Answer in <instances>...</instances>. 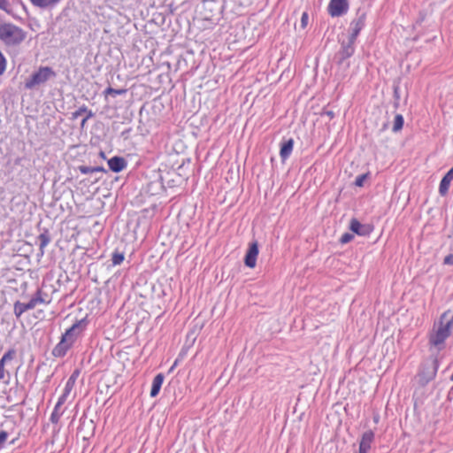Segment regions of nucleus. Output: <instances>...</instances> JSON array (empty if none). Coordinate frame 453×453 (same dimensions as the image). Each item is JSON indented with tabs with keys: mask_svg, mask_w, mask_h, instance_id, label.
Segmentation results:
<instances>
[{
	"mask_svg": "<svg viewBox=\"0 0 453 453\" xmlns=\"http://www.w3.org/2000/svg\"><path fill=\"white\" fill-rule=\"evenodd\" d=\"M367 12L363 8H358L354 19L349 23L348 37L357 41L361 30L365 27Z\"/></svg>",
	"mask_w": 453,
	"mask_h": 453,
	"instance_id": "nucleus-6",
	"label": "nucleus"
},
{
	"mask_svg": "<svg viewBox=\"0 0 453 453\" xmlns=\"http://www.w3.org/2000/svg\"><path fill=\"white\" fill-rule=\"evenodd\" d=\"M394 107L395 109H397L399 107V101L394 100Z\"/></svg>",
	"mask_w": 453,
	"mask_h": 453,
	"instance_id": "nucleus-44",
	"label": "nucleus"
},
{
	"mask_svg": "<svg viewBox=\"0 0 453 453\" xmlns=\"http://www.w3.org/2000/svg\"><path fill=\"white\" fill-rule=\"evenodd\" d=\"M17 440H18L17 438L12 439V440L10 441V444H11V445H14Z\"/></svg>",
	"mask_w": 453,
	"mask_h": 453,
	"instance_id": "nucleus-45",
	"label": "nucleus"
},
{
	"mask_svg": "<svg viewBox=\"0 0 453 453\" xmlns=\"http://www.w3.org/2000/svg\"><path fill=\"white\" fill-rule=\"evenodd\" d=\"M404 119L402 114H396L394 119L393 131L399 132L403 127Z\"/></svg>",
	"mask_w": 453,
	"mask_h": 453,
	"instance_id": "nucleus-22",
	"label": "nucleus"
},
{
	"mask_svg": "<svg viewBox=\"0 0 453 453\" xmlns=\"http://www.w3.org/2000/svg\"><path fill=\"white\" fill-rule=\"evenodd\" d=\"M308 19H309L308 13L305 12H303L302 17H301V21H300V26L303 29H304L307 27Z\"/></svg>",
	"mask_w": 453,
	"mask_h": 453,
	"instance_id": "nucleus-31",
	"label": "nucleus"
},
{
	"mask_svg": "<svg viewBox=\"0 0 453 453\" xmlns=\"http://www.w3.org/2000/svg\"><path fill=\"white\" fill-rule=\"evenodd\" d=\"M178 362H179V358H177V359L174 361L173 365H172V367L170 368V372H172V371H173V370L177 366Z\"/></svg>",
	"mask_w": 453,
	"mask_h": 453,
	"instance_id": "nucleus-42",
	"label": "nucleus"
},
{
	"mask_svg": "<svg viewBox=\"0 0 453 453\" xmlns=\"http://www.w3.org/2000/svg\"><path fill=\"white\" fill-rule=\"evenodd\" d=\"M33 309H35V307L30 301L27 303H21L20 301H16L13 305V312L17 319L20 318V316L25 311Z\"/></svg>",
	"mask_w": 453,
	"mask_h": 453,
	"instance_id": "nucleus-16",
	"label": "nucleus"
},
{
	"mask_svg": "<svg viewBox=\"0 0 453 453\" xmlns=\"http://www.w3.org/2000/svg\"><path fill=\"white\" fill-rule=\"evenodd\" d=\"M125 256L123 252L115 250L111 257L112 265H119L124 261Z\"/></svg>",
	"mask_w": 453,
	"mask_h": 453,
	"instance_id": "nucleus-24",
	"label": "nucleus"
},
{
	"mask_svg": "<svg viewBox=\"0 0 453 453\" xmlns=\"http://www.w3.org/2000/svg\"><path fill=\"white\" fill-rule=\"evenodd\" d=\"M9 434L6 431L0 432V449L4 447V444L8 439Z\"/></svg>",
	"mask_w": 453,
	"mask_h": 453,
	"instance_id": "nucleus-30",
	"label": "nucleus"
},
{
	"mask_svg": "<svg viewBox=\"0 0 453 453\" xmlns=\"http://www.w3.org/2000/svg\"><path fill=\"white\" fill-rule=\"evenodd\" d=\"M87 326L85 319L76 321L62 334L59 342L53 348L51 355L54 357H64L73 346L79 335Z\"/></svg>",
	"mask_w": 453,
	"mask_h": 453,
	"instance_id": "nucleus-1",
	"label": "nucleus"
},
{
	"mask_svg": "<svg viewBox=\"0 0 453 453\" xmlns=\"http://www.w3.org/2000/svg\"><path fill=\"white\" fill-rule=\"evenodd\" d=\"M349 229L353 234L360 236H368L373 231V226L371 224H362L357 219L353 218L349 222Z\"/></svg>",
	"mask_w": 453,
	"mask_h": 453,
	"instance_id": "nucleus-9",
	"label": "nucleus"
},
{
	"mask_svg": "<svg viewBox=\"0 0 453 453\" xmlns=\"http://www.w3.org/2000/svg\"><path fill=\"white\" fill-rule=\"evenodd\" d=\"M88 111H92L88 110L86 105H82L77 111H75L72 113V119H76L84 113L86 115H88Z\"/></svg>",
	"mask_w": 453,
	"mask_h": 453,
	"instance_id": "nucleus-25",
	"label": "nucleus"
},
{
	"mask_svg": "<svg viewBox=\"0 0 453 453\" xmlns=\"http://www.w3.org/2000/svg\"><path fill=\"white\" fill-rule=\"evenodd\" d=\"M129 131H130L129 129H128V130H126V131H123V132H122V134H122V136H124L125 134H127V133H128Z\"/></svg>",
	"mask_w": 453,
	"mask_h": 453,
	"instance_id": "nucleus-46",
	"label": "nucleus"
},
{
	"mask_svg": "<svg viewBox=\"0 0 453 453\" xmlns=\"http://www.w3.org/2000/svg\"><path fill=\"white\" fill-rule=\"evenodd\" d=\"M60 408H61L60 406L55 405V408L50 415V420L53 424H57L59 421L60 417L63 414V411H60Z\"/></svg>",
	"mask_w": 453,
	"mask_h": 453,
	"instance_id": "nucleus-23",
	"label": "nucleus"
},
{
	"mask_svg": "<svg viewBox=\"0 0 453 453\" xmlns=\"http://www.w3.org/2000/svg\"><path fill=\"white\" fill-rule=\"evenodd\" d=\"M378 420H379V417H378V416H377V417H374V421H375L376 423L378 422Z\"/></svg>",
	"mask_w": 453,
	"mask_h": 453,
	"instance_id": "nucleus-48",
	"label": "nucleus"
},
{
	"mask_svg": "<svg viewBox=\"0 0 453 453\" xmlns=\"http://www.w3.org/2000/svg\"><path fill=\"white\" fill-rule=\"evenodd\" d=\"M213 16H214V14L205 15V16H204V19H212Z\"/></svg>",
	"mask_w": 453,
	"mask_h": 453,
	"instance_id": "nucleus-43",
	"label": "nucleus"
},
{
	"mask_svg": "<svg viewBox=\"0 0 453 453\" xmlns=\"http://www.w3.org/2000/svg\"><path fill=\"white\" fill-rule=\"evenodd\" d=\"M12 357V351H8L6 352L3 357L0 359V361H3V365H4V362L5 360L7 359H11Z\"/></svg>",
	"mask_w": 453,
	"mask_h": 453,
	"instance_id": "nucleus-38",
	"label": "nucleus"
},
{
	"mask_svg": "<svg viewBox=\"0 0 453 453\" xmlns=\"http://www.w3.org/2000/svg\"><path fill=\"white\" fill-rule=\"evenodd\" d=\"M444 265H453V254H449L444 257Z\"/></svg>",
	"mask_w": 453,
	"mask_h": 453,
	"instance_id": "nucleus-36",
	"label": "nucleus"
},
{
	"mask_svg": "<svg viewBox=\"0 0 453 453\" xmlns=\"http://www.w3.org/2000/svg\"><path fill=\"white\" fill-rule=\"evenodd\" d=\"M294 147V140L289 138L288 140L284 141L280 145V156L282 161L288 158L290 156Z\"/></svg>",
	"mask_w": 453,
	"mask_h": 453,
	"instance_id": "nucleus-15",
	"label": "nucleus"
},
{
	"mask_svg": "<svg viewBox=\"0 0 453 453\" xmlns=\"http://www.w3.org/2000/svg\"><path fill=\"white\" fill-rule=\"evenodd\" d=\"M68 396H69V395H65V393H62V395L58 398L56 405L61 407L66 402Z\"/></svg>",
	"mask_w": 453,
	"mask_h": 453,
	"instance_id": "nucleus-32",
	"label": "nucleus"
},
{
	"mask_svg": "<svg viewBox=\"0 0 453 453\" xmlns=\"http://www.w3.org/2000/svg\"><path fill=\"white\" fill-rule=\"evenodd\" d=\"M94 115L95 114H94L93 111H88V115H86L85 118H83L81 122V128H83L85 127V124L88 121V119H90V118H93Z\"/></svg>",
	"mask_w": 453,
	"mask_h": 453,
	"instance_id": "nucleus-34",
	"label": "nucleus"
},
{
	"mask_svg": "<svg viewBox=\"0 0 453 453\" xmlns=\"http://www.w3.org/2000/svg\"><path fill=\"white\" fill-rule=\"evenodd\" d=\"M453 180V167L450 168L447 173L442 177L440 186H439V193L441 196H444L448 191L450 185V182Z\"/></svg>",
	"mask_w": 453,
	"mask_h": 453,
	"instance_id": "nucleus-13",
	"label": "nucleus"
},
{
	"mask_svg": "<svg viewBox=\"0 0 453 453\" xmlns=\"http://www.w3.org/2000/svg\"><path fill=\"white\" fill-rule=\"evenodd\" d=\"M74 385H75V383H73V380H72V381H69L67 380V381H66V383L65 385V388H64L63 393H65V395H70V393L72 392Z\"/></svg>",
	"mask_w": 453,
	"mask_h": 453,
	"instance_id": "nucleus-29",
	"label": "nucleus"
},
{
	"mask_svg": "<svg viewBox=\"0 0 453 453\" xmlns=\"http://www.w3.org/2000/svg\"><path fill=\"white\" fill-rule=\"evenodd\" d=\"M61 0H30L31 4L42 9L53 8L58 4L60 3Z\"/></svg>",
	"mask_w": 453,
	"mask_h": 453,
	"instance_id": "nucleus-18",
	"label": "nucleus"
},
{
	"mask_svg": "<svg viewBox=\"0 0 453 453\" xmlns=\"http://www.w3.org/2000/svg\"><path fill=\"white\" fill-rule=\"evenodd\" d=\"M368 177V173H365V174H361V175H358L357 178H356V180H355V185L357 187H363L364 185V182L365 180V179Z\"/></svg>",
	"mask_w": 453,
	"mask_h": 453,
	"instance_id": "nucleus-28",
	"label": "nucleus"
},
{
	"mask_svg": "<svg viewBox=\"0 0 453 453\" xmlns=\"http://www.w3.org/2000/svg\"><path fill=\"white\" fill-rule=\"evenodd\" d=\"M448 315L449 311H446L441 316V322L438 329L434 334H431L429 338L430 344L434 346L443 344L445 340L450 335L449 325H444V320H446Z\"/></svg>",
	"mask_w": 453,
	"mask_h": 453,
	"instance_id": "nucleus-7",
	"label": "nucleus"
},
{
	"mask_svg": "<svg viewBox=\"0 0 453 453\" xmlns=\"http://www.w3.org/2000/svg\"><path fill=\"white\" fill-rule=\"evenodd\" d=\"M217 12H218V13H220V12H221V7H220V6H219V7L217 8Z\"/></svg>",
	"mask_w": 453,
	"mask_h": 453,
	"instance_id": "nucleus-47",
	"label": "nucleus"
},
{
	"mask_svg": "<svg viewBox=\"0 0 453 453\" xmlns=\"http://www.w3.org/2000/svg\"><path fill=\"white\" fill-rule=\"evenodd\" d=\"M78 170L83 174L94 173H106V170L103 166H87L80 165Z\"/></svg>",
	"mask_w": 453,
	"mask_h": 453,
	"instance_id": "nucleus-19",
	"label": "nucleus"
},
{
	"mask_svg": "<svg viewBox=\"0 0 453 453\" xmlns=\"http://www.w3.org/2000/svg\"><path fill=\"white\" fill-rule=\"evenodd\" d=\"M258 252V242L257 241L250 242L244 257V265L247 267L254 268L256 266Z\"/></svg>",
	"mask_w": 453,
	"mask_h": 453,
	"instance_id": "nucleus-10",
	"label": "nucleus"
},
{
	"mask_svg": "<svg viewBox=\"0 0 453 453\" xmlns=\"http://www.w3.org/2000/svg\"><path fill=\"white\" fill-rule=\"evenodd\" d=\"M27 38V32L19 26L4 22L0 24V42L6 47H17Z\"/></svg>",
	"mask_w": 453,
	"mask_h": 453,
	"instance_id": "nucleus-2",
	"label": "nucleus"
},
{
	"mask_svg": "<svg viewBox=\"0 0 453 453\" xmlns=\"http://www.w3.org/2000/svg\"><path fill=\"white\" fill-rule=\"evenodd\" d=\"M164 379L165 376L163 373H158L154 377L150 394L151 397H156L158 395L164 382Z\"/></svg>",
	"mask_w": 453,
	"mask_h": 453,
	"instance_id": "nucleus-17",
	"label": "nucleus"
},
{
	"mask_svg": "<svg viewBox=\"0 0 453 453\" xmlns=\"http://www.w3.org/2000/svg\"><path fill=\"white\" fill-rule=\"evenodd\" d=\"M345 66H346V68H349V63H346Z\"/></svg>",
	"mask_w": 453,
	"mask_h": 453,
	"instance_id": "nucleus-49",
	"label": "nucleus"
},
{
	"mask_svg": "<svg viewBox=\"0 0 453 453\" xmlns=\"http://www.w3.org/2000/svg\"><path fill=\"white\" fill-rule=\"evenodd\" d=\"M30 302L32 303L33 306L35 308L36 305L40 303H46L48 304L50 303V300H45L42 297V292L41 289H37V291L35 293V295L30 299Z\"/></svg>",
	"mask_w": 453,
	"mask_h": 453,
	"instance_id": "nucleus-20",
	"label": "nucleus"
},
{
	"mask_svg": "<svg viewBox=\"0 0 453 453\" xmlns=\"http://www.w3.org/2000/svg\"><path fill=\"white\" fill-rule=\"evenodd\" d=\"M340 49L334 54V60L339 65H345L348 58H351L356 50V40L348 37L347 40L339 39Z\"/></svg>",
	"mask_w": 453,
	"mask_h": 453,
	"instance_id": "nucleus-5",
	"label": "nucleus"
},
{
	"mask_svg": "<svg viewBox=\"0 0 453 453\" xmlns=\"http://www.w3.org/2000/svg\"><path fill=\"white\" fill-rule=\"evenodd\" d=\"M39 241V253L38 256L44 255V248L50 242L51 237L49 229L43 228L42 232L37 237Z\"/></svg>",
	"mask_w": 453,
	"mask_h": 453,
	"instance_id": "nucleus-14",
	"label": "nucleus"
},
{
	"mask_svg": "<svg viewBox=\"0 0 453 453\" xmlns=\"http://www.w3.org/2000/svg\"><path fill=\"white\" fill-rule=\"evenodd\" d=\"M374 437H375V434H374L373 431H372V430L365 431L362 434L361 440L359 441L358 453H369L372 443L374 441Z\"/></svg>",
	"mask_w": 453,
	"mask_h": 453,
	"instance_id": "nucleus-11",
	"label": "nucleus"
},
{
	"mask_svg": "<svg viewBox=\"0 0 453 453\" xmlns=\"http://www.w3.org/2000/svg\"><path fill=\"white\" fill-rule=\"evenodd\" d=\"M4 376V365H3V361H0V379H3Z\"/></svg>",
	"mask_w": 453,
	"mask_h": 453,
	"instance_id": "nucleus-39",
	"label": "nucleus"
},
{
	"mask_svg": "<svg viewBox=\"0 0 453 453\" xmlns=\"http://www.w3.org/2000/svg\"><path fill=\"white\" fill-rule=\"evenodd\" d=\"M354 239V234L351 233H344L340 238V242L342 244H346L351 242Z\"/></svg>",
	"mask_w": 453,
	"mask_h": 453,
	"instance_id": "nucleus-26",
	"label": "nucleus"
},
{
	"mask_svg": "<svg viewBox=\"0 0 453 453\" xmlns=\"http://www.w3.org/2000/svg\"><path fill=\"white\" fill-rule=\"evenodd\" d=\"M444 325H449V328L451 329V327L453 326V315L451 316V318L449 319H448Z\"/></svg>",
	"mask_w": 453,
	"mask_h": 453,
	"instance_id": "nucleus-40",
	"label": "nucleus"
},
{
	"mask_svg": "<svg viewBox=\"0 0 453 453\" xmlns=\"http://www.w3.org/2000/svg\"><path fill=\"white\" fill-rule=\"evenodd\" d=\"M394 89V100L400 101V88L397 84H395L393 87Z\"/></svg>",
	"mask_w": 453,
	"mask_h": 453,
	"instance_id": "nucleus-33",
	"label": "nucleus"
},
{
	"mask_svg": "<svg viewBox=\"0 0 453 453\" xmlns=\"http://www.w3.org/2000/svg\"><path fill=\"white\" fill-rule=\"evenodd\" d=\"M218 2L215 1V0H205L203 1V9L205 11H210V12H212L214 10V5L217 4Z\"/></svg>",
	"mask_w": 453,
	"mask_h": 453,
	"instance_id": "nucleus-27",
	"label": "nucleus"
},
{
	"mask_svg": "<svg viewBox=\"0 0 453 453\" xmlns=\"http://www.w3.org/2000/svg\"><path fill=\"white\" fill-rule=\"evenodd\" d=\"M127 92V89L126 88H113L111 87H108L103 93L105 97H107L109 95L112 96H122L125 95Z\"/></svg>",
	"mask_w": 453,
	"mask_h": 453,
	"instance_id": "nucleus-21",
	"label": "nucleus"
},
{
	"mask_svg": "<svg viewBox=\"0 0 453 453\" xmlns=\"http://www.w3.org/2000/svg\"><path fill=\"white\" fill-rule=\"evenodd\" d=\"M439 368V360L436 357H432L426 360L423 365L420 372H418V383L420 386H426L433 380L437 373Z\"/></svg>",
	"mask_w": 453,
	"mask_h": 453,
	"instance_id": "nucleus-4",
	"label": "nucleus"
},
{
	"mask_svg": "<svg viewBox=\"0 0 453 453\" xmlns=\"http://www.w3.org/2000/svg\"><path fill=\"white\" fill-rule=\"evenodd\" d=\"M79 374H80V371L74 370L73 372L71 374V376L68 378V380L72 381V380H73V383H75Z\"/></svg>",
	"mask_w": 453,
	"mask_h": 453,
	"instance_id": "nucleus-37",
	"label": "nucleus"
},
{
	"mask_svg": "<svg viewBox=\"0 0 453 453\" xmlns=\"http://www.w3.org/2000/svg\"><path fill=\"white\" fill-rule=\"evenodd\" d=\"M8 7H9L8 0H0V9L1 10L9 12Z\"/></svg>",
	"mask_w": 453,
	"mask_h": 453,
	"instance_id": "nucleus-35",
	"label": "nucleus"
},
{
	"mask_svg": "<svg viewBox=\"0 0 453 453\" xmlns=\"http://www.w3.org/2000/svg\"><path fill=\"white\" fill-rule=\"evenodd\" d=\"M324 114L327 115L330 119H333L334 117V113L332 111H326L324 112Z\"/></svg>",
	"mask_w": 453,
	"mask_h": 453,
	"instance_id": "nucleus-41",
	"label": "nucleus"
},
{
	"mask_svg": "<svg viewBox=\"0 0 453 453\" xmlns=\"http://www.w3.org/2000/svg\"><path fill=\"white\" fill-rule=\"evenodd\" d=\"M56 73L50 66H40L29 78L25 81L24 87L27 89H34L35 87L44 84L50 78H54Z\"/></svg>",
	"mask_w": 453,
	"mask_h": 453,
	"instance_id": "nucleus-3",
	"label": "nucleus"
},
{
	"mask_svg": "<svg viewBox=\"0 0 453 453\" xmlns=\"http://www.w3.org/2000/svg\"><path fill=\"white\" fill-rule=\"evenodd\" d=\"M100 155H101V157H104V152H100Z\"/></svg>",
	"mask_w": 453,
	"mask_h": 453,
	"instance_id": "nucleus-50",
	"label": "nucleus"
},
{
	"mask_svg": "<svg viewBox=\"0 0 453 453\" xmlns=\"http://www.w3.org/2000/svg\"><path fill=\"white\" fill-rule=\"evenodd\" d=\"M349 10L348 0H330L327 11L332 17H340Z\"/></svg>",
	"mask_w": 453,
	"mask_h": 453,
	"instance_id": "nucleus-8",
	"label": "nucleus"
},
{
	"mask_svg": "<svg viewBox=\"0 0 453 453\" xmlns=\"http://www.w3.org/2000/svg\"><path fill=\"white\" fill-rule=\"evenodd\" d=\"M450 380L453 381V373L450 376Z\"/></svg>",
	"mask_w": 453,
	"mask_h": 453,
	"instance_id": "nucleus-51",
	"label": "nucleus"
},
{
	"mask_svg": "<svg viewBox=\"0 0 453 453\" xmlns=\"http://www.w3.org/2000/svg\"><path fill=\"white\" fill-rule=\"evenodd\" d=\"M108 165L113 173H119L127 167V163L124 157L115 156L108 160Z\"/></svg>",
	"mask_w": 453,
	"mask_h": 453,
	"instance_id": "nucleus-12",
	"label": "nucleus"
}]
</instances>
